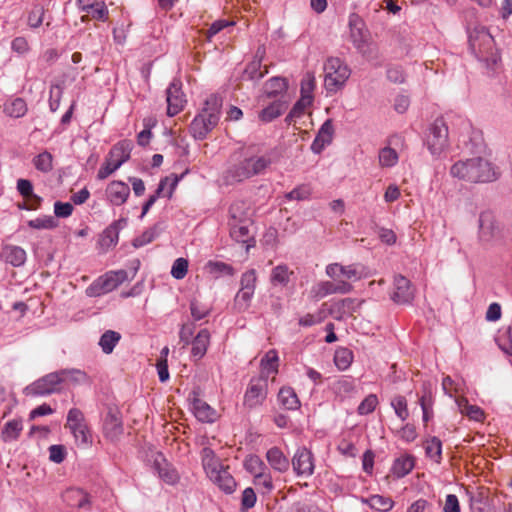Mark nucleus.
<instances>
[{
  "label": "nucleus",
  "mask_w": 512,
  "mask_h": 512,
  "mask_svg": "<svg viewBox=\"0 0 512 512\" xmlns=\"http://www.w3.org/2000/svg\"><path fill=\"white\" fill-rule=\"evenodd\" d=\"M73 434L75 441L81 445L92 442L90 431L85 422L68 428Z\"/></svg>",
  "instance_id": "8fccbe9b"
},
{
  "label": "nucleus",
  "mask_w": 512,
  "mask_h": 512,
  "mask_svg": "<svg viewBox=\"0 0 512 512\" xmlns=\"http://www.w3.org/2000/svg\"><path fill=\"white\" fill-rule=\"evenodd\" d=\"M457 403L462 414L466 415L467 417L475 421L483 420L484 412L480 407L469 404L466 398L459 399Z\"/></svg>",
  "instance_id": "79ce46f5"
},
{
  "label": "nucleus",
  "mask_w": 512,
  "mask_h": 512,
  "mask_svg": "<svg viewBox=\"0 0 512 512\" xmlns=\"http://www.w3.org/2000/svg\"><path fill=\"white\" fill-rule=\"evenodd\" d=\"M167 114L169 116H175L184 107L186 102L184 93L181 89V83L179 81H173L167 91Z\"/></svg>",
  "instance_id": "dca6fc26"
},
{
  "label": "nucleus",
  "mask_w": 512,
  "mask_h": 512,
  "mask_svg": "<svg viewBox=\"0 0 512 512\" xmlns=\"http://www.w3.org/2000/svg\"><path fill=\"white\" fill-rule=\"evenodd\" d=\"M120 339V333L113 330H107L100 337L99 346L105 354H111Z\"/></svg>",
  "instance_id": "4c0bfd02"
},
{
  "label": "nucleus",
  "mask_w": 512,
  "mask_h": 512,
  "mask_svg": "<svg viewBox=\"0 0 512 512\" xmlns=\"http://www.w3.org/2000/svg\"><path fill=\"white\" fill-rule=\"evenodd\" d=\"M423 394L419 398V404L422 410L432 409L433 408V394L431 385L429 383L424 382L422 385Z\"/></svg>",
  "instance_id": "774afa93"
},
{
  "label": "nucleus",
  "mask_w": 512,
  "mask_h": 512,
  "mask_svg": "<svg viewBox=\"0 0 512 512\" xmlns=\"http://www.w3.org/2000/svg\"><path fill=\"white\" fill-rule=\"evenodd\" d=\"M126 225V218H120L119 220H116L110 224L100 236L99 244L101 248L107 251L110 248L115 247L118 243L119 232L121 229L126 227Z\"/></svg>",
  "instance_id": "a211bd4d"
},
{
  "label": "nucleus",
  "mask_w": 512,
  "mask_h": 512,
  "mask_svg": "<svg viewBox=\"0 0 512 512\" xmlns=\"http://www.w3.org/2000/svg\"><path fill=\"white\" fill-rule=\"evenodd\" d=\"M103 432L111 441L117 440L122 435L123 424L117 411L112 409L108 411L103 423Z\"/></svg>",
  "instance_id": "6ab92c4d"
},
{
  "label": "nucleus",
  "mask_w": 512,
  "mask_h": 512,
  "mask_svg": "<svg viewBox=\"0 0 512 512\" xmlns=\"http://www.w3.org/2000/svg\"><path fill=\"white\" fill-rule=\"evenodd\" d=\"M426 143L433 155H439L448 146V127L442 117L430 125Z\"/></svg>",
  "instance_id": "6e6552de"
},
{
  "label": "nucleus",
  "mask_w": 512,
  "mask_h": 512,
  "mask_svg": "<svg viewBox=\"0 0 512 512\" xmlns=\"http://www.w3.org/2000/svg\"><path fill=\"white\" fill-rule=\"evenodd\" d=\"M216 126L213 121L199 113L191 122L189 129L195 139L203 140Z\"/></svg>",
  "instance_id": "393cba45"
},
{
  "label": "nucleus",
  "mask_w": 512,
  "mask_h": 512,
  "mask_svg": "<svg viewBox=\"0 0 512 512\" xmlns=\"http://www.w3.org/2000/svg\"><path fill=\"white\" fill-rule=\"evenodd\" d=\"M315 88V77L311 73H307L301 81V96L302 101H307V104L312 103V92Z\"/></svg>",
  "instance_id": "5fc2aeb1"
},
{
  "label": "nucleus",
  "mask_w": 512,
  "mask_h": 512,
  "mask_svg": "<svg viewBox=\"0 0 512 512\" xmlns=\"http://www.w3.org/2000/svg\"><path fill=\"white\" fill-rule=\"evenodd\" d=\"M326 303H323L321 308L315 313H307L304 316L299 318L298 324L301 327H311L316 324L322 323L326 317L327 313L325 311Z\"/></svg>",
  "instance_id": "ea45409f"
},
{
  "label": "nucleus",
  "mask_w": 512,
  "mask_h": 512,
  "mask_svg": "<svg viewBox=\"0 0 512 512\" xmlns=\"http://www.w3.org/2000/svg\"><path fill=\"white\" fill-rule=\"evenodd\" d=\"M278 400L282 407L287 410H295L300 407V401L294 389L283 387L278 393Z\"/></svg>",
  "instance_id": "473e14b6"
},
{
  "label": "nucleus",
  "mask_w": 512,
  "mask_h": 512,
  "mask_svg": "<svg viewBox=\"0 0 512 512\" xmlns=\"http://www.w3.org/2000/svg\"><path fill=\"white\" fill-rule=\"evenodd\" d=\"M188 265V260L185 258L176 259L171 269V275L177 280L183 279L188 272Z\"/></svg>",
  "instance_id": "0e129e2a"
},
{
  "label": "nucleus",
  "mask_w": 512,
  "mask_h": 512,
  "mask_svg": "<svg viewBox=\"0 0 512 512\" xmlns=\"http://www.w3.org/2000/svg\"><path fill=\"white\" fill-rule=\"evenodd\" d=\"M391 406L393 407L395 414L402 421H405L409 417V410L407 400L402 395H396L391 400Z\"/></svg>",
  "instance_id": "6e6d98bb"
},
{
  "label": "nucleus",
  "mask_w": 512,
  "mask_h": 512,
  "mask_svg": "<svg viewBox=\"0 0 512 512\" xmlns=\"http://www.w3.org/2000/svg\"><path fill=\"white\" fill-rule=\"evenodd\" d=\"M350 40L354 47L363 56L368 57L373 51L371 48L370 32L363 19L356 13L349 16Z\"/></svg>",
  "instance_id": "39448f33"
},
{
  "label": "nucleus",
  "mask_w": 512,
  "mask_h": 512,
  "mask_svg": "<svg viewBox=\"0 0 512 512\" xmlns=\"http://www.w3.org/2000/svg\"><path fill=\"white\" fill-rule=\"evenodd\" d=\"M221 107L222 98L216 94H212L206 99L200 114L217 125L220 119Z\"/></svg>",
  "instance_id": "a878e982"
},
{
  "label": "nucleus",
  "mask_w": 512,
  "mask_h": 512,
  "mask_svg": "<svg viewBox=\"0 0 512 512\" xmlns=\"http://www.w3.org/2000/svg\"><path fill=\"white\" fill-rule=\"evenodd\" d=\"M45 10L42 5H35L28 15V24L32 28L39 27L43 22Z\"/></svg>",
  "instance_id": "338daca9"
},
{
  "label": "nucleus",
  "mask_w": 512,
  "mask_h": 512,
  "mask_svg": "<svg viewBox=\"0 0 512 512\" xmlns=\"http://www.w3.org/2000/svg\"><path fill=\"white\" fill-rule=\"evenodd\" d=\"M206 268L210 274H214L216 276L221 274L232 276L235 273V270L231 265L220 261H209Z\"/></svg>",
  "instance_id": "4d7b16f0"
},
{
  "label": "nucleus",
  "mask_w": 512,
  "mask_h": 512,
  "mask_svg": "<svg viewBox=\"0 0 512 512\" xmlns=\"http://www.w3.org/2000/svg\"><path fill=\"white\" fill-rule=\"evenodd\" d=\"M253 484L261 494H269L274 489L273 479L269 469L253 477Z\"/></svg>",
  "instance_id": "a19ab883"
},
{
  "label": "nucleus",
  "mask_w": 512,
  "mask_h": 512,
  "mask_svg": "<svg viewBox=\"0 0 512 512\" xmlns=\"http://www.w3.org/2000/svg\"><path fill=\"white\" fill-rule=\"evenodd\" d=\"M334 136V126L331 119H327L320 127L312 145L311 150L319 154L325 146L331 144Z\"/></svg>",
  "instance_id": "aec40b11"
},
{
  "label": "nucleus",
  "mask_w": 512,
  "mask_h": 512,
  "mask_svg": "<svg viewBox=\"0 0 512 512\" xmlns=\"http://www.w3.org/2000/svg\"><path fill=\"white\" fill-rule=\"evenodd\" d=\"M469 48L475 57L485 62L488 67L496 65L500 60L494 38L484 27L475 28L470 32Z\"/></svg>",
  "instance_id": "f03ea898"
},
{
  "label": "nucleus",
  "mask_w": 512,
  "mask_h": 512,
  "mask_svg": "<svg viewBox=\"0 0 512 512\" xmlns=\"http://www.w3.org/2000/svg\"><path fill=\"white\" fill-rule=\"evenodd\" d=\"M66 372H51L34 381L24 389L27 396H46L61 391L62 375Z\"/></svg>",
  "instance_id": "423d86ee"
},
{
  "label": "nucleus",
  "mask_w": 512,
  "mask_h": 512,
  "mask_svg": "<svg viewBox=\"0 0 512 512\" xmlns=\"http://www.w3.org/2000/svg\"><path fill=\"white\" fill-rule=\"evenodd\" d=\"M204 469L210 478L222 491L232 493L236 488V482L229 473L228 468L221 466L213 457L203 460Z\"/></svg>",
  "instance_id": "0eeeda50"
},
{
  "label": "nucleus",
  "mask_w": 512,
  "mask_h": 512,
  "mask_svg": "<svg viewBox=\"0 0 512 512\" xmlns=\"http://www.w3.org/2000/svg\"><path fill=\"white\" fill-rule=\"evenodd\" d=\"M210 344V333L207 329H202L198 332L192 341L191 354L197 359H201L207 351Z\"/></svg>",
  "instance_id": "c85d7f7f"
},
{
  "label": "nucleus",
  "mask_w": 512,
  "mask_h": 512,
  "mask_svg": "<svg viewBox=\"0 0 512 512\" xmlns=\"http://www.w3.org/2000/svg\"><path fill=\"white\" fill-rule=\"evenodd\" d=\"M82 9L95 20L106 21L108 19V9L104 2L84 5Z\"/></svg>",
  "instance_id": "c03bdc74"
},
{
  "label": "nucleus",
  "mask_w": 512,
  "mask_h": 512,
  "mask_svg": "<svg viewBox=\"0 0 512 512\" xmlns=\"http://www.w3.org/2000/svg\"><path fill=\"white\" fill-rule=\"evenodd\" d=\"M133 148L130 140H122L116 143L109 151L104 164L97 173L99 180H104L115 172L129 158Z\"/></svg>",
  "instance_id": "7ed1b4c3"
},
{
  "label": "nucleus",
  "mask_w": 512,
  "mask_h": 512,
  "mask_svg": "<svg viewBox=\"0 0 512 512\" xmlns=\"http://www.w3.org/2000/svg\"><path fill=\"white\" fill-rule=\"evenodd\" d=\"M291 274H293V272L289 271L286 265H278L272 270L271 282L273 285L279 284L286 286L290 280Z\"/></svg>",
  "instance_id": "09e8293b"
},
{
  "label": "nucleus",
  "mask_w": 512,
  "mask_h": 512,
  "mask_svg": "<svg viewBox=\"0 0 512 512\" xmlns=\"http://www.w3.org/2000/svg\"><path fill=\"white\" fill-rule=\"evenodd\" d=\"M33 164L38 171L48 173L53 169V156L44 151L33 158Z\"/></svg>",
  "instance_id": "49530a36"
},
{
  "label": "nucleus",
  "mask_w": 512,
  "mask_h": 512,
  "mask_svg": "<svg viewBox=\"0 0 512 512\" xmlns=\"http://www.w3.org/2000/svg\"><path fill=\"white\" fill-rule=\"evenodd\" d=\"M127 272L125 270L111 271L105 274L104 277L99 278L88 289L89 296H99L116 289L127 279Z\"/></svg>",
  "instance_id": "9d476101"
},
{
  "label": "nucleus",
  "mask_w": 512,
  "mask_h": 512,
  "mask_svg": "<svg viewBox=\"0 0 512 512\" xmlns=\"http://www.w3.org/2000/svg\"><path fill=\"white\" fill-rule=\"evenodd\" d=\"M452 177L470 183H489L498 179L499 172L486 158L473 157L459 160L450 168Z\"/></svg>",
  "instance_id": "f257e3e1"
},
{
  "label": "nucleus",
  "mask_w": 512,
  "mask_h": 512,
  "mask_svg": "<svg viewBox=\"0 0 512 512\" xmlns=\"http://www.w3.org/2000/svg\"><path fill=\"white\" fill-rule=\"evenodd\" d=\"M250 225L251 223L244 222L229 224L230 236L236 242L248 243L250 240H253V236L250 233Z\"/></svg>",
  "instance_id": "72a5a7b5"
},
{
  "label": "nucleus",
  "mask_w": 512,
  "mask_h": 512,
  "mask_svg": "<svg viewBox=\"0 0 512 512\" xmlns=\"http://www.w3.org/2000/svg\"><path fill=\"white\" fill-rule=\"evenodd\" d=\"M394 292L391 296L392 300L397 304H408L414 299V288L406 277L397 275L394 278Z\"/></svg>",
  "instance_id": "2eb2a0df"
},
{
  "label": "nucleus",
  "mask_w": 512,
  "mask_h": 512,
  "mask_svg": "<svg viewBox=\"0 0 512 512\" xmlns=\"http://www.w3.org/2000/svg\"><path fill=\"white\" fill-rule=\"evenodd\" d=\"M267 375L253 377L244 395V405L250 409L262 405L268 394Z\"/></svg>",
  "instance_id": "1a4fd4ad"
},
{
  "label": "nucleus",
  "mask_w": 512,
  "mask_h": 512,
  "mask_svg": "<svg viewBox=\"0 0 512 512\" xmlns=\"http://www.w3.org/2000/svg\"><path fill=\"white\" fill-rule=\"evenodd\" d=\"M229 224L233 223H252L249 216V205L246 201L238 200L231 204L229 208Z\"/></svg>",
  "instance_id": "bb28decb"
},
{
  "label": "nucleus",
  "mask_w": 512,
  "mask_h": 512,
  "mask_svg": "<svg viewBox=\"0 0 512 512\" xmlns=\"http://www.w3.org/2000/svg\"><path fill=\"white\" fill-rule=\"evenodd\" d=\"M163 463L159 462L158 459L154 461L155 469L158 471L159 477L167 484L174 485L179 480L177 471L169 465L164 459Z\"/></svg>",
  "instance_id": "7c9ffc66"
},
{
  "label": "nucleus",
  "mask_w": 512,
  "mask_h": 512,
  "mask_svg": "<svg viewBox=\"0 0 512 512\" xmlns=\"http://www.w3.org/2000/svg\"><path fill=\"white\" fill-rule=\"evenodd\" d=\"M330 294H335L334 283L331 281L319 282L310 291L311 298L315 300L322 299Z\"/></svg>",
  "instance_id": "a18cd8bd"
},
{
  "label": "nucleus",
  "mask_w": 512,
  "mask_h": 512,
  "mask_svg": "<svg viewBox=\"0 0 512 512\" xmlns=\"http://www.w3.org/2000/svg\"><path fill=\"white\" fill-rule=\"evenodd\" d=\"M325 88L330 93H335L348 80L351 71L349 67L338 57H330L324 64Z\"/></svg>",
  "instance_id": "20e7f679"
},
{
  "label": "nucleus",
  "mask_w": 512,
  "mask_h": 512,
  "mask_svg": "<svg viewBox=\"0 0 512 512\" xmlns=\"http://www.w3.org/2000/svg\"><path fill=\"white\" fill-rule=\"evenodd\" d=\"M28 226L34 229H53L58 226V222L53 216H44L29 220Z\"/></svg>",
  "instance_id": "680f3d73"
},
{
  "label": "nucleus",
  "mask_w": 512,
  "mask_h": 512,
  "mask_svg": "<svg viewBox=\"0 0 512 512\" xmlns=\"http://www.w3.org/2000/svg\"><path fill=\"white\" fill-rule=\"evenodd\" d=\"M247 161L250 164L254 176L263 174L265 170L273 163V152L266 151L260 153L258 146H250L243 150Z\"/></svg>",
  "instance_id": "9b49d317"
},
{
  "label": "nucleus",
  "mask_w": 512,
  "mask_h": 512,
  "mask_svg": "<svg viewBox=\"0 0 512 512\" xmlns=\"http://www.w3.org/2000/svg\"><path fill=\"white\" fill-rule=\"evenodd\" d=\"M378 404V398L375 394H369L358 406V413L360 415H367L372 413Z\"/></svg>",
  "instance_id": "69168bd1"
},
{
  "label": "nucleus",
  "mask_w": 512,
  "mask_h": 512,
  "mask_svg": "<svg viewBox=\"0 0 512 512\" xmlns=\"http://www.w3.org/2000/svg\"><path fill=\"white\" fill-rule=\"evenodd\" d=\"M500 236V227L490 212H482L479 216V237L484 242H490Z\"/></svg>",
  "instance_id": "f3484780"
},
{
  "label": "nucleus",
  "mask_w": 512,
  "mask_h": 512,
  "mask_svg": "<svg viewBox=\"0 0 512 512\" xmlns=\"http://www.w3.org/2000/svg\"><path fill=\"white\" fill-rule=\"evenodd\" d=\"M361 502L368 505L371 509L379 512L390 511L394 506L392 498L378 494L372 495L368 498H362Z\"/></svg>",
  "instance_id": "c756f323"
},
{
  "label": "nucleus",
  "mask_w": 512,
  "mask_h": 512,
  "mask_svg": "<svg viewBox=\"0 0 512 512\" xmlns=\"http://www.w3.org/2000/svg\"><path fill=\"white\" fill-rule=\"evenodd\" d=\"M260 69H261V59H254L246 66V68L244 70V74L250 80H260L268 72V70L266 68L264 71H261Z\"/></svg>",
  "instance_id": "13d9d810"
},
{
  "label": "nucleus",
  "mask_w": 512,
  "mask_h": 512,
  "mask_svg": "<svg viewBox=\"0 0 512 512\" xmlns=\"http://www.w3.org/2000/svg\"><path fill=\"white\" fill-rule=\"evenodd\" d=\"M266 460L274 471L285 473L289 470L290 460L279 447L275 446L268 449L266 452Z\"/></svg>",
  "instance_id": "4be33fe9"
},
{
  "label": "nucleus",
  "mask_w": 512,
  "mask_h": 512,
  "mask_svg": "<svg viewBox=\"0 0 512 512\" xmlns=\"http://www.w3.org/2000/svg\"><path fill=\"white\" fill-rule=\"evenodd\" d=\"M426 455L436 463H440L442 454V443L439 438L432 437L425 442Z\"/></svg>",
  "instance_id": "de8ad7c7"
},
{
  "label": "nucleus",
  "mask_w": 512,
  "mask_h": 512,
  "mask_svg": "<svg viewBox=\"0 0 512 512\" xmlns=\"http://www.w3.org/2000/svg\"><path fill=\"white\" fill-rule=\"evenodd\" d=\"M398 161L397 152L391 147H384L379 152V163L382 167H392Z\"/></svg>",
  "instance_id": "bf43d9fd"
},
{
  "label": "nucleus",
  "mask_w": 512,
  "mask_h": 512,
  "mask_svg": "<svg viewBox=\"0 0 512 512\" xmlns=\"http://www.w3.org/2000/svg\"><path fill=\"white\" fill-rule=\"evenodd\" d=\"M1 259L14 267L22 266L26 261V252L16 245H4L0 253Z\"/></svg>",
  "instance_id": "5701e85b"
},
{
  "label": "nucleus",
  "mask_w": 512,
  "mask_h": 512,
  "mask_svg": "<svg viewBox=\"0 0 512 512\" xmlns=\"http://www.w3.org/2000/svg\"><path fill=\"white\" fill-rule=\"evenodd\" d=\"M23 429L22 420L13 419L8 421L2 430L1 437L4 442L16 440Z\"/></svg>",
  "instance_id": "e433bc0d"
},
{
  "label": "nucleus",
  "mask_w": 512,
  "mask_h": 512,
  "mask_svg": "<svg viewBox=\"0 0 512 512\" xmlns=\"http://www.w3.org/2000/svg\"><path fill=\"white\" fill-rule=\"evenodd\" d=\"M251 177H254V175L252 174L251 167L247 161L245 153L242 151L241 159L238 162L231 164L225 171L224 181L226 184L232 185Z\"/></svg>",
  "instance_id": "ddd939ff"
},
{
  "label": "nucleus",
  "mask_w": 512,
  "mask_h": 512,
  "mask_svg": "<svg viewBox=\"0 0 512 512\" xmlns=\"http://www.w3.org/2000/svg\"><path fill=\"white\" fill-rule=\"evenodd\" d=\"M257 497L253 488L248 487L244 489L241 495V511L247 512L249 509L254 507Z\"/></svg>",
  "instance_id": "e2e57ef3"
},
{
  "label": "nucleus",
  "mask_w": 512,
  "mask_h": 512,
  "mask_svg": "<svg viewBox=\"0 0 512 512\" xmlns=\"http://www.w3.org/2000/svg\"><path fill=\"white\" fill-rule=\"evenodd\" d=\"M360 306V303L357 302L356 299L353 298H344L339 300L338 302L334 303L331 308L329 309L330 314H339L337 316V319H340L342 315L344 314H350L352 313Z\"/></svg>",
  "instance_id": "2f4dec72"
},
{
  "label": "nucleus",
  "mask_w": 512,
  "mask_h": 512,
  "mask_svg": "<svg viewBox=\"0 0 512 512\" xmlns=\"http://www.w3.org/2000/svg\"><path fill=\"white\" fill-rule=\"evenodd\" d=\"M158 234V226L155 225L149 228L148 230L144 231L140 236L136 237L133 240L132 245L135 248L142 247L146 244L151 243L158 236Z\"/></svg>",
  "instance_id": "052dcab7"
},
{
  "label": "nucleus",
  "mask_w": 512,
  "mask_h": 512,
  "mask_svg": "<svg viewBox=\"0 0 512 512\" xmlns=\"http://www.w3.org/2000/svg\"><path fill=\"white\" fill-rule=\"evenodd\" d=\"M192 407L194 415L198 420L202 422H213L216 419V411L202 399L194 398Z\"/></svg>",
  "instance_id": "cd10ccee"
},
{
  "label": "nucleus",
  "mask_w": 512,
  "mask_h": 512,
  "mask_svg": "<svg viewBox=\"0 0 512 512\" xmlns=\"http://www.w3.org/2000/svg\"><path fill=\"white\" fill-rule=\"evenodd\" d=\"M108 200L116 206L124 204L130 194L129 186L122 181H112L106 189Z\"/></svg>",
  "instance_id": "412c9836"
},
{
  "label": "nucleus",
  "mask_w": 512,
  "mask_h": 512,
  "mask_svg": "<svg viewBox=\"0 0 512 512\" xmlns=\"http://www.w3.org/2000/svg\"><path fill=\"white\" fill-rule=\"evenodd\" d=\"M291 464L297 476L307 478L314 473L313 454L306 447H301L295 452Z\"/></svg>",
  "instance_id": "4468645a"
},
{
  "label": "nucleus",
  "mask_w": 512,
  "mask_h": 512,
  "mask_svg": "<svg viewBox=\"0 0 512 512\" xmlns=\"http://www.w3.org/2000/svg\"><path fill=\"white\" fill-rule=\"evenodd\" d=\"M262 373H277L278 372V354L277 351L272 349L269 350L265 356L261 359Z\"/></svg>",
  "instance_id": "603ef678"
},
{
  "label": "nucleus",
  "mask_w": 512,
  "mask_h": 512,
  "mask_svg": "<svg viewBox=\"0 0 512 512\" xmlns=\"http://www.w3.org/2000/svg\"><path fill=\"white\" fill-rule=\"evenodd\" d=\"M285 109L286 105L284 102L276 101L262 109L259 113V117L263 122H271L279 117Z\"/></svg>",
  "instance_id": "58836bf2"
},
{
  "label": "nucleus",
  "mask_w": 512,
  "mask_h": 512,
  "mask_svg": "<svg viewBox=\"0 0 512 512\" xmlns=\"http://www.w3.org/2000/svg\"><path fill=\"white\" fill-rule=\"evenodd\" d=\"M287 88V80L283 77H272L265 83V93L269 98L282 94Z\"/></svg>",
  "instance_id": "c9c22d12"
},
{
  "label": "nucleus",
  "mask_w": 512,
  "mask_h": 512,
  "mask_svg": "<svg viewBox=\"0 0 512 512\" xmlns=\"http://www.w3.org/2000/svg\"><path fill=\"white\" fill-rule=\"evenodd\" d=\"M414 465V458L412 456H401L394 461L392 472L397 478H402L412 471Z\"/></svg>",
  "instance_id": "f704fd0d"
},
{
  "label": "nucleus",
  "mask_w": 512,
  "mask_h": 512,
  "mask_svg": "<svg viewBox=\"0 0 512 512\" xmlns=\"http://www.w3.org/2000/svg\"><path fill=\"white\" fill-rule=\"evenodd\" d=\"M353 361V353L348 348L337 349L334 355V362L338 369L346 370Z\"/></svg>",
  "instance_id": "3c124183"
},
{
  "label": "nucleus",
  "mask_w": 512,
  "mask_h": 512,
  "mask_svg": "<svg viewBox=\"0 0 512 512\" xmlns=\"http://www.w3.org/2000/svg\"><path fill=\"white\" fill-rule=\"evenodd\" d=\"M4 111L10 117L20 118L26 114L27 105L22 98H16L10 104L5 106Z\"/></svg>",
  "instance_id": "864d4df0"
},
{
  "label": "nucleus",
  "mask_w": 512,
  "mask_h": 512,
  "mask_svg": "<svg viewBox=\"0 0 512 512\" xmlns=\"http://www.w3.org/2000/svg\"><path fill=\"white\" fill-rule=\"evenodd\" d=\"M251 177H254V175L252 174L251 167L247 161L245 153L242 151L241 159L238 162L231 164L225 171L224 181L226 184L232 185Z\"/></svg>",
  "instance_id": "f8f14e48"
},
{
  "label": "nucleus",
  "mask_w": 512,
  "mask_h": 512,
  "mask_svg": "<svg viewBox=\"0 0 512 512\" xmlns=\"http://www.w3.org/2000/svg\"><path fill=\"white\" fill-rule=\"evenodd\" d=\"M64 502L76 508H90V498L88 493L80 488H70L63 493Z\"/></svg>",
  "instance_id": "b1692460"
},
{
  "label": "nucleus",
  "mask_w": 512,
  "mask_h": 512,
  "mask_svg": "<svg viewBox=\"0 0 512 512\" xmlns=\"http://www.w3.org/2000/svg\"><path fill=\"white\" fill-rule=\"evenodd\" d=\"M245 469L255 477L257 474H261L268 470V467L263 460L257 455H249L244 461Z\"/></svg>",
  "instance_id": "37998d69"
}]
</instances>
